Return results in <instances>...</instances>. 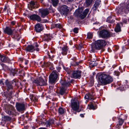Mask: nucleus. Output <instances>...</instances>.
<instances>
[{
	"instance_id": "1",
	"label": "nucleus",
	"mask_w": 129,
	"mask_h": 129,
	"mask_svg": "<svg viewBox=\"0 0 129 129\" xmlns=\"http://www.w3.org/2000/svg\"><path fill=\"white\" fill-rule=\"evenodd\" d=\"M107 44L106 41L103 40H99L95 41L91 45L92 52H94L96 50H100Z\"/></svg>"
},
{
	"instance_id": "2",
	"label": "nucleus",
	"mask_w": 129,
	"mask_h": 129,
	"mask_svg": "<svg viewBox=\"0 0 129 129\" xmlns=\"http://www.w3.org/2000/svg\"><path fill=\"white\" fill-rule=\"evenodd\" d=\"M99 79L100 82L104 85L110 83L113 80L111 76L104 74L100 75Z\"/></svg>"
},
{
	"instance_id": "3",
	"label": "nucleus",
	"mask_w": 129,
	"mask_h": 129,
	"mask_svg": "<svg viewBox=\"0 0 129 129\" xmlns=\"http://www.w3.org/2000/svg\"><path fill=\"white\" fill-rule=\"evenodd\" d=\"M83 10V8H78L76 10L74 13V15L77 17H79L83 19L86 17L89 12V10L88 9L85 10L82 12Z\"/></svg>"
},
{
	"instance_id": "4",
	"label": "nucleus",
	"mask_w": 129,
	"mask_h": 129,
	"mask_svg": "<svg viewBox=\"0 0 129 129\" xmlns=\"http://www.w3.org/2000/svg\"><path fill=\"white\" fill-rule=\"evenodd\" d=\"M71 82V81L70 80L69 81L66 80V79H65V80L63 81L61 80L60 81L61 84L63 86L61 88L60 90V94L63 95L64 94L66 87L70 85Z\"/></svg>"
},
{
	"instance_id": "5",
	"label": "nucleus",
	"mask_w": 129,
	"mask_h": 129,
	"mask_svg": "<svg viewBox=\"0 0 129 129\" xmlns=\"http://www.w3.org/2000/svg\"><path fill=\"white\" fill-rule=\"evenodd\" d=\"M99 35L100 37L103 38H109L112 36L111 33L105 29H103L100 31Z\"/></svg>"
},
{
	"instance_id": "6",
	"label": "nucleus",
	"mask_w": 129,
	"mask_h": 129,
	"mask_svg": "<svg viewBox=\"0 0 129 129\" xmlns=\"http://www.w3.org/2000/svg\"><path fill=\"white\" fill-rule=\"evenodd\" d=\"M68 73L72 77L76 79L80 78L81 74V72L80 71H70Z\"/></svg>"
},
{
	"instance_id": "7",
	"label": "nucleus",
	"mask_w": 129,
	"mask_h": 129,
	"mask_svg": "<svg viewBox=\"0 0 129 129\" xmlns=\"http://www.w3.org/2000/svg\"><path fill=\"white\" fill-rule=\"evenodd\" d=\"M79 103L78 101L75 98L72 100L71 101V106L72 109L74 111L78 110L79 107Z\"/></svg>"
},
{
	"instance_id": "8",
	"label": "nucleus",
	"mask_w": 129,
	"mask_h": 129,
	"mask_svg": "<svg viewBox=\"0 0 129 129\" xmlns=\"http://www.w3.org/2000/svg\"><path fill=\"white\" fill-rule=\"evenodd\" d=\"M127 12V9L123 4L118 6V8L116 10V12L118 14H122Z\"/></svg>"
},
{
	"instance_id": "9",
	"label": "nucleus",
	"mask_w": 129,
	"mask_h": 129,
	"mask_svg": "<svg viewBox=\"0 0 129 129\" xmlns=\"http://www.w3.org/2000/svg\"><path fill=\"white\" fill-rule=\"evenodd\" d=\"M33 82L37 86H44L46 85L47 84L46 80H43L41 77H40L39 80H33Z\"/></svg>"
},
{
	"instance_id": "10",
	"label": "nucleus",
	"mask_w": 129,
	"mask_h": 129,
	"mask_svg": "<svg viewBox=\"0 0 129 129\" xmlns=\"http://www.w3.org/2000/svg\"><path fill=\"white\" fill-rule=\"evenodd\" d=\"M57 75L56 73L52 72L49 76V82L51 83H54L57 78Z\"/></svg>"
},
{
	"instance_id": "11",
	"label": "nucleus",
	"mask_w": 129,
	"mask_h": 129,
	"mask_svg": "<svg viewBox=\"0 0 129 129\" xmlns=\"http://www.w3.org/2000/svg\"><path fill=\"white\" fill-rule=\"evenodd\" d=\"M5 83L8 90L12 89L13 85H16V81L14 80H13L11 82H10L8 80H7L5 81Z\"/></svg>"
},
{
	"instance_id": "12",
	"label": "nucleus",
	"mask_w": 129,
	"mask_h": 129,
	"mask_svg": "<svg viewBox=\"0 0 129 129\" xmlns=\"http://www.w3.org/2000/svg\"><path fill=\"white\" fill-rule=\"evenodd\" d=\"M66 5L62 6L61 7L60 11L61 14L63 15H66L69 11V9Z\"/></svg>"
},
{
	"instance_id": "13",
	"label": "nucleus",
	"mask_w": 129,
	"mask_h": 129,
	"mask_svg": "<svg viewBox=\"0 0 129 129\" xmlns=\"http://www.w3.org/2000/svg\"><path fill=\"white\" fill-rule=\"evenodd\" d=\"M16 107L17 109L19 111H23L25 109V105L23 103H17Z\"/></svg>"
},
{
	"instance_id": "14",
	"label": "nucleus",
	"mask_w": 129,
	"mask_h": 129,
	"mask_svg": "<svg viewBox=\"0 0 129 129\" xmlns=\"http://www.w3.org/2000/svg\"><path fill=\"white\" fill-rule=\"evenodd\" d=\"M39 12L41 14V17L44 18L48 15L49 12L47 9H39Z\"/></svg>"
},
{
	"instance_id": "15",
	"label": "nucleus",
	"mask_w": 129,
	"mask_h": 129,
	"mask_svg": "<svg viewBox=\"0 0 129 129\" xmlns=\"http://www.w3.org/2000/svg\"><path fill=\"white\" fill-rule=\"evenodd\" d=\"M25 49L27 51L31 52L36 50L37 51H39V50L38 48H37L35 49V47L31 45L28 46Z\"/></svg>"
},
{
	"instance_id": "16",
	"label": "nucleus",
	"mask_w": 129,
	"mask_h": 129,
	"mask_svg": "<svg viewBox=\"0 0 129 129\" xmlns=\"http://www.w3.org/2000/svg\"><path fill=\"white\" fill-rule=\"evenodd\" d=\"M30 18L32 20H37L38 22L41 21L40 17L38 15L36 14H33L29 16Z\"/></svg>"
},
{
	"instance_id": "17",
	"label": "nucleus",
	"mask_w": 129,
	"mask_h": 129,
	"mask_svg": "<svg viewBox=\"0 0 129 129\" xmlns=\"http://www.w3.org/2000/svg\"><path fill=\"white\" fill-rule=\"evenodd\" d=\"M37 3L36 2H35L33 1L30 2L29 3V5L28 6L29 9L31 10H32V9L37 8L38 6H37Z\"/></svg>"
},
{
	"instance_id": "18",
	"label": "nucleus",
	"mask_w": 129,
	"mask_h": 129,
	"mask_svg": "<svg viewBox=\"0 0 129 129\" xmlns=\"http://www.w3.org/2000/svg\"><path fill=\"white\" fill-rule=\"evenodd\" d=\"M35 29L36 32H39L42 30V25L40 23L37 24L35 26Z\"/></svg>"
},
{
	"instance_id": "19",
	"label": "nucleus",
	"mask_w": 129,
	"mask_h": 129,
	"mask_svg": "<svg viewBox=\"0 0 129 129\" xmlns=\"http://www.w3.org/2000/svg\"><path fill=\"white\" fill-rule=\"evenodd\" d=\"M1 60L2 62H6L9 61V59L8 57L0 54Z\"/></svg>"
},
{
	"instance_id": "20",
	"label": "nucleus",
	"mask_w": 129,
	"mask_h": 129,
	"mask_svg": "<svg viewBox=\"0 0 129 129\" xmlns=\"http://www.w3.org/2000/svg\"><path fill=\"white\" fill-rule=\"evenodd\" d=\"M123 117H121L122 118H119L118 120H119V124L120 125H121L124 122V120H125L127 118V116H126L124 115H123Z\"/></svg>"
},
{
	"instance_id": "21",
	"label": "nucleus",
	"mask_w": 129,
	"mask_h": 129,
	"mask_svg": "<svg viewBox=\"0 0 129 129\" xmlns=\"http://www.w3.org/2000/svg\"><path fill=\"white\" fill-rule=\"evenodd\" d=\"M10 74L11 75L14 76L18 74V70L17 69H12L10 70Z\"/></svg>"
},
{
	"instance_id": "22",
	"label": "nucleus",
	"mask_w": 129,
	"mask_h": 129,
	"mask_svg": "<svg viewBox=\"0 0 129 129\" xmlns=\"http://www.w3.org/2000/svg\"><path fill=\"white\" fill-rule=\"evenodd\" d=\"M100 0H96L94 5V8L96 10L97 9L100 7Z\"/></svg>"
},
{
	"instance_id": "23",
	"label": "nucleus",
	"mask_w": 129,
	"mask_h": 129,
	"mask_svg": "<svg viewBox=\"0 0 129 129\" xmlns=\"http://www.w3.org/2000/svg\"><path fill=\"white\" fill-rule=\"evenodd\" d=\"M4 32L8 35H11L12 34V30L9 27H6L4 30Z\"/></svg>"
},
{
	"instance_id": "24",
	"label": "nucleus",
	"mask_w": 129,
	"mask_h": 129,
	"mask_svg": "<svg viewBox=\"0 0 129 129\" xmlns=\"http://www.w3.org/2000/svg\"><path fill=\"white\" fill-rule=\"evenodd\" d=\"M52 38V37L50 35L46 34L45 35L43 39L44 40L48 41L51 40Z\"/></svg>"
},
{
	"instance_id": "25",
	"label": "nucleus",
	"mask_w": 129,
	"mask_h": 129,
	"mask_svg": "<svg viewBox=\"0 0 129 129\" xmlns=\"http://www.w3.org/2000/svg\"><path fill=\"white\" fill-rule=\"evenodd\" d=\"M55 122L53 119L49 120L48 121H47L46 123V124L47 127L50 126V124H53Z\"/></svg>"
},
{
	"instance_id": "26",
	"label": "nucleus",
	"mask_w": 129,
	"mask_h": 129,
	"mask_svg": "<svg viewBox=\"0 0 129 129\" xmlns=\"http://www.w3.org/2000/svg\"><path fill=\"white\" fill-rule=\"evenodd\" d=\"M85 98L89 100L93 99V96L89 93L87 94L85 96Z\"/></svg>"
},
{
	"instance_id": "27",
	"label": "nucleus",
	"mask_w": 129,
	"mask_h": 129,
	"mask_svg": "<svg viewBox=\"0 0 129 129\" xmlns=\"http://www.w3.org/2000/svg\"><path fill=\"white\" fill-rule=\"evenodd\" d=\"M67 50L68 49L67 46H64L62 48L61 53L63 55H64L67 54Z\"/></svg>"
},
{
	"instance_id": "28",
	"label": "nucleus",
	"mask_w": 129,
	"mask_h": 129,
	"mask_svg": "<svg viewBox=\"0 0 129 129\" xmlns=\"http://www.w3.org/2000/svg\"><path fill=\"white\" fill-rule=\"evenodd\" d=\"M96 58L95 57V59H92V57L91 58V61L90 62V63L91 65V66H92V67H93L94 66H95L96 64L95 63V62L96 61Z\"/></svg>"
},
{
	"instance_id": "29",
	"label": "nucleus",
	"mask_w": 129,
	"mask_h": 129,
	"mask_svg": "<svg viewBox=\"0 0 129 129\" xmlns=\"http://www.w3.org/2000/svg\"><path fill=\"white\" fill-rule=\"evenodd\" d=\"M51 1L52 4L54 6H57L59 2L58 0H51Z\"/></svg>"
},
{
	"instance_id": "30",
	"label": "nucleus",
	"mask_w": 129,
	"mask_h": 129,
	"mask_svg": "<svg viewBox=\"0 0 129 129\" xmlns=\"http://www.w3.org/2000/svg\"><path fill=\"white\" fill-rule=\"evenodd\" d=\"M58 110L59 113L61 114H63L66 111L65 109L61 107L59 108Z\"/></svg>"
},
{
	"instance_id": "31",
	"label": "nucleus",
	"mask_w": 129,
	"mask_h": 129,
	"mask_svg": "<svg viewBox=\"0 0 129 129\" xmlns=\"http://www.w3.org/2000/svg\"><path fill=\"white\" fill-rule=\"evenodd\" d=\"M115 31L118 32L120 31L121 28L119 25L118 24H117L115 29Z\"/></svg>"
},
{
	"instance_id": "32",
	"label": "nucleus",
	"mask_w": 129,
	"mask_h": 129,
	"mask_svg": "<svg viewBox=\"0 0 129 129\" xmlns=\"http://www.w3.org/2000/svg\"><path fill=\"white\" fill-rule=\"evenodd\" d=\"M93 0H85L86 4L87 6H89L92 3Z\"/></svg>"
},
{
	"instance_id": "33",
	"label": "nucleus",
	"mask_w": 129,
	"mask_h": 129,
	"mask_svg": "<svg viewBox=\"0 0 129 129\" xmlns=\"http://www.w3.org/2000/svg\"><path fill=\"white\" fill-rule=\"evenodd\" d=\"M55 26V27L59 28V29H60L62 27V26L60 24H54L53 25Z\"/></svg>"
},
{
	"instance_id": "34",
	"label": "nucleus",
	"mask_w": 129,
	"mask_h": 129,
	"mask_svg": "<svg viewBox=\"0 0 129 129\" xmlns=\"http://www.w3.org/2000/svg\"><path fill=\"white\" fill-rule=\"evenodd\" d=\"M12 109H13L12 111L11 110H8L7 111V113L9 115H13L14 114V111L13 110V108H12Z\"/></svg>"
},
{
	"instance_id": "35",
	"label": "nucleus",
	"mask_w": 129,
	"mask_h": 129,
	"mask_svg": "<svg viewBox=\"0 0 129 129\" xmlns=\"http://www.w3.org/2000/svg\"><path fill=\"white\" fill-rule=\"evenodd\" d=\"M92 37V34L90 33H88L87 34V38L89 39H91Z\"/></svg>"
},
{
	"instance_id": "36",
	"label": "nucleus",
	"mask_w": 129,
	"mask_h": 129,
	"mask_svg": "<svg viewBox=\"0 0 129 129\" xmlns=\"http://www.w3.org/2000/svg\"><path fill=\"white\" fill-rule=\"evenodd\" d=\"M4 118L5 120L7 121H10L11 119L10 117L7 116H4Z\"/></svg>"
},
{
	"instance_id": "37",
	"label": "nucleus",
	"mask_w": 129,
	"mask_h": 129,
	"mask_svg": "<svg viewBox=\"0 0 129 129\" xmlns=\"http://www.w3.org/2000/svg\"><path fill=\"white\" fill-rule=\"evenodd\" d=\"M78 28H74L73 30V31L76 33H77L78 32Z\"/></svg>"
},
{
	"instance_id": "38",
	"label": "nucleus",
	"mask_w": 129,
	"mask_h": 129,
	"mask_svg": "<svg viewBox=\"0 0 129 129\" xmlns=\"http://www.w3.org/2000/svg\"><path fill=\"white\" fill-rule=\"evenodd\" d=\"M90 107L91 109L93 110H94L96 108L92 104H91L90 106Z\"/></svg>"
},
{
	"instance_id": "39",
	"label": "nucleus",
	"mask_w": 129,
	"mask_h": 129,
	"mask_svg": "<svg viewBox=\"0 0 129 129\" xmlns=\"http://www.w3.org/2000/svg\"><path fill=\"white\" fill-rule=\"evenodd\" d=\"M51 53H49L48 54V55L49 57V58L51 60H52V58H51V56L52 55L51 54V53H52V52L51 51Z\"/></svg>"
},
{
	"instance_id": "40",
	"label": "nucleus",
	"mask_w": 129,
	"mask_h": 129,
	"mask_svg": "<svg viewBox=\"0 0 129 129\" xmlns=\"http://www.w3.org/2000/svg\"><path fill=\"white\" fill-rule=\"evenodd\" d=\"M31 100L33 101H37V100L36 97L34 96V97H33L32 99Z\"/></svg>"
},
{
	"instance_id": "41",
	"label": "nucleus",
	"mask_w": 129,
	"mask_h": 129,
	"mask_svg": "<svg viewBox=\"0 0 129 129\" xmlns=\"http://www.w3.org/2000/svg\"><path fill=\"white\" fill-rule=\"evenodd\" d=\"M115 73L116 75L117 76H118L120 74L119 72H115Z\"/></svg>"
},
{
	"instance_id": "42",
	"label": "nucleus",
	"mask_w": 129,
	"mask_h": 129,
	"mask_svg": "<svg viewBox=\"0 0 129 129\" xmlns=\"http://www.w3.org/2000/svg\"><path fill=\"white\" fill-rule=\"evenodd\" d=\"M57 69L58 72H60V70L61 69V68L59 67H57Z\"/></svg>"
},
{
	"instance_id": "43",
	"label": "nucleus",
	"mask_w": 129,
	"mask_h": 129,
	"mask_svg": "<svg viewBox=\"0 0 129 129\" xmlns=\"http://www.w3.org/2000/svg\"><path fill=\"white\" fill-rule=\"evenodd\" d=\"M126 9H127V11H129V4H127V5Z\"/></svg>"
},
{
	"instance_id": "44",
	"label": "nucleus",
	"mask_w": 129,
	"mask_h": 129,
	"mask_svg": "<svg viewBox=\"0 0 129 129\" xmlns=\"http://www.w3.org/2000/svg\"><path fill=\"white\" fill-rule=\"evenodd\" d=\"M11 23L12 25H14L16 23V22L14 21H12L11 22Z\"/></svg>"
},
{
	"instance_id": "45",
	"label": "nucleus",
	"mask_w": 129,
	"mask_h": 129,
	"mask_svg": "<svg viewBox=\"0 0 129 129\" xmlns=\"http://www.w3.org/2000/svg\"><path fill=\"white\" fill-rule=\"evenodd\" d=\"M34 95L33 94L30 95V99L31 100L32 99V98L33 97H34Z\"/></svg>"
},
{
	"instance_id": "46",
	"label": "nucleus",
	"mask_w": 129,
	"mask_h": 129,
	"mask_svg": "<svg viewBox=\"0 0 129 129\" xmlns=\"http://www.w3.org/2000/svg\"><path fill=\"white\" fill-rule=\"evenodd\" d=\"M54 25V24L52 25V26H51V29L53 28H54L55 27V26H53Z\"/></svg>"
},
{
	"instance_id": "47",
	"label": "nucleus",
	"mask_w": 129,
	"mask_h": 129,
	"mask_svg": "<svg viewBox=\"0 0 129 129\" xmlns=\"http://www.w3.org/2000/svg\"><path fill=\"white\" fill-rule=\"evenodd\" d=\"M0 84H2L3 85L4 84V83H3V82L2 80H0Z\"/></svg>"
},
{
	"instance_id": "48",
	"label": "nucleus",
	"mask_w": 129,
	"mask_h": 129,
	"mask_svg": "<svg viewBox=\"0 0 129 129\" xmlns=\"http://www.w3.org/2000/svg\"><path fill=\"white\" fill-rule=\"evenodd\" d=\"M67 1L69 2H72L74 0H67Z\"/></svg>"
},
{
	"instance_id": "49",
	"label": "nucleus",
	"mask_w": 129,
	"mask_h": 129,
	"mask_svg": "<svg viewBox=\"0 0 129 129\" xmlns=\"http://www.w3.org/2000/svg\"><path fill=\"white\" fill-rule=\"evenodd\" d=\"M35 46L36 47H38L39 46L37 44V43H35Z\"/></svg>"
},
{
	"instance_id": "50",
	"label": "nucleus",
	"mask_w": 129,
	"mask_h": 129,
	"mask_svg": "<svg viewBox=\"0 0 129 129\" xmlns=\"http://www.w3.org/2000/svg\"><path fill=\"white\" fill-rule=\"evenodd\" d=\"M82 47V46L81 45H80L79 46V48H80V49H81V48Z\"/></svg>"
},
{
	"instance_id": "51",
	"label": "nucleus",
	"mask_w": 129,
	"mask_h": 129,
	"mask_svg": "<svg viewBox=\"0 0 129 129\" xmlns=\"http://www.w3.org/2000/svg\"><path fill=\"white\" fill-rule=\"evenodd\" d=\"M114 22V20H112L111 21H110L109 22L113 23V22Z\"/></svg>"
},
{
	"instance_id": "52",
	"label": "nucleus",
	"mask_w": 129,
	"mask_h": 129,
	"mask_svg": "<svg viewBox=\"0 0 129 129\" xmlns=\"http://www.w3.org/2000/svg\"><path fill=\"white\" fill-rule=\"evenodd\" d=\"M120 125H119V124H117L116 126V127L117 128H118L119 127V126Z\"/></svg>"
},
{
	"instance_id": "53",
	"label": "nucleus",
	"mask_w": 129,
	"mask_h": 129,
	"mask_svg": "<svg viewBox=\"0 0 129 129\" xmlns=\"http://www.w3.org/2000/svg\"><path fill=\"white\" fill-rule=\"evenodd\" d=\"M28 61H27V60L25 62V64H27L28 63Z\"/></svg>"
},
{
	"instance_id": "54",
	"label": "nucleus",
	"mask_w": 129,
	"mask_h": 129,
	"mask_svg": "<svg viewBox=\"0 0 129 129\" xmlns=\"http://www.w3.org/2000/svg\"><path fill=\"white\" fill-rule=\"evenodd\" d=\"M80 116L82 117H84V115L82 114H80Z\"/></svg>"
},
{
	"instance_id": "55",
	"label": "nucleus",
	"mask_w": 129,
	"mask_h": 129,
	"mask_svg": "<svg viewBox=\"0 0 129 129\" xmlns=\"http://www.w3.org/2000/svg\"><path fill=\"white\" fill-rule=\"evenodd\" d=\"M127 41H128V44H129V40H127Z\"/></svg>"
},
{
	"instance_id": "56",
	"label": "nucleus",
	"mask_w": 129,
	"mask_h": 129,
	"mask_svg": "<svg viewBox=\"0 0 129 129\" xmlns=\"http://www.w3.org/2000/svg\"><path fill=\"white\" fill-rule=\"evenodd\" d=\"M43 1V0H41V2L42 3V2Z\"/></svg>"
},
{
	"instance_id": "57",
	"label": "nucleus",
	"mask_w": 129,
	"mask_h": 129,
	"mask_svg": "<svg viewBox=\"0 0 129 129\" xmlns=\"http://www.w3.org/2000/svg\"><path fill=\"white\" fill-rule=\"evenodd\" d=\"M12 94V93H11V94Z\"/></svg>"
},
{
	"instance_id": "58",
	"label": "nucleus",
	"mask_w": 129,
	"mask_h": 129,
	"mask_svg": "<svg viewBox=\"0 0 129 129\" xmlns=\"http://www.w3.org/2000/svg\"><path fill=\"white\" fill-rule=\"evenodd\" d=\"M39 129H40V128H39Z\"/></svg>"
}]
</instances>
